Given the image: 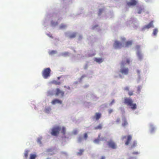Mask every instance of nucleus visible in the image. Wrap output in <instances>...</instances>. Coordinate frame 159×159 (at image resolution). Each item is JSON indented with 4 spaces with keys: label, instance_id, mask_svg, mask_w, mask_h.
Listing matches in <instances>:
<instances>
[{
    "label": "nucleus",
    "instance_id": "412c9836",
    "mask_svg": "<svg viewBox=\"0 0 159 159\" xmlns=\"http://www.w3.org/2000/svg\"><path fill=\"white\" fill-rule=\"evenodd\" d=\"M52 83L56 85H59L61 84V83L60 82L57 81L56 80H54L52 82Z\"/></svg>",
    "mask_w": 159,
    "mask_h": 159
},
{
    "label": "nucleus",
    "instance_id": "dca6fc26",
    "mask_svg": "<svg viewBox=\"0 0 159 159\" xmlns=\"http://www.w3.org/2000/svg\"><path fill=\"white\" fill-rule=\"evenodd\" d=\"M61 132L63 135H65L66 134V129L64 127H62L61 129Z\"/></svg>",
    "mask_w": 159,
    "mask_h": 159
},
{
    "label": "nucleus",
    "instance_id": "1a4fd4ad",
    "mask_svg": "<svg viewBox=\"0 0 159 159\" xmlns=\"http://www.w3.org/2000/svg\"><path fill=\"white\" fill-rule=\"evenodd\" d=\"M114 47L116 49L120 48L122 46V43L117 41H115L114 44Z\"/></svg>",
    "mask_w": 159,
    "mask_h": 159
},
{
    "label": "nucleus",
    "instance_id": "6e6552de",
    "mask_svg": "<svg viewBox=\"0 0 159 159\" xmlns=\"http://www.w3.org/2000/svg\"><path fill=\"white\" fill-rule=\"evenodd\" d=\"M59 94H61V96L63 97L64 96V93L63 91L60 90L59 89L57 88L56 89L55 95L56 96H58Z\"/></svg>",
    "mask_w": 159,
    "mask_h": 159
},
{
    "label": "nucleus",
    "instance_id": "f3484780",
    "mask_svg": "<svg viewBox=\"0 0 159 159\" xmlns=\"http://www.w3.org/2000/svg\"><path fill=\"white\" fill-rule=\"evenodd\" d=\"M100 136V134H99L98 136V138L97 139H95L93 142L95 143H98L100 141L99 139Z\"/></svg>",
    "mask_w": 159,
    "mask_h": 159
},
{
    "label": "nucleus",
    "instance_id": "a18cd8bd",
    "mask_svg": "<svg viewBox=\"0 0 159 159\" xmlns=\"http://www.w3.org/2000/svg\"><path fill=\"white\" fill-rule=\"evenodd\" d=\"M137 72L138 74H139V73H140V71L139 70H137Z\"/></svg>",
    "mask_w": 159,
    "mask_h": 159
},
{
    "label": "nucleus",
    "instance_id": "9d476101",
    "mask_svg": "<svg viewBox=\"0 0 159 159\" xmlns=\"http://www.w3.org/2000/svg\"><path fill=\"white\" fill-rule=\"evenodd\" d=\"M51 103L53 105H54L56 103L61 104L62 103V102L60 100L58 99H55L52 101Z\"/></svg>",
    "mask_w": 159,
    "mask_h": 159
},
{
    "label": "nucleus",
    "instance_id": "423d86ee",
    "mask_svg": "<svg viewBox=\"0 0 159 159\" xmlns=\"http://www.w3.org/2000/svg\"><path fill=\"white\" fill-rule=\"evenodd\" d=\"M127 137V140L125 142V143L126 145H127L129 144L130 141L132 139V137L131 135H129L127 136H124L122 137V139L123 140L124 139Z\"/></svg>",
    "mask_w": 159,
    "mask_h": 159
},
{
    "label": "nucleus",
    "instance_id": "c9c22d12",
    "mask_svg": "<svg viewBox=\"0 0 159 159\" xmlns=\"http://www.w3.org/2000/svg\"><path fill=\"white\" fill-rule=\"evenodd\" d=\"M155 129V128L154 127H153L152 126L151 129V132H153L154 130Z\"/></svg>",
    "mask_w": 159,
    "mask_h": 159
},
{
    "label": "nucleus",
    "instance_id": "b1692460",
    "mask_svg": "<svg viewBox=\"0 0 159 159\" xmlns=\"http://www.w3.org/2000/svg\"><path fill=\"white\" fill-rule=\"evenodd\" d=\"M142 88V87L141 86H139L137 88V93H139L140 92L141 89Z\"/></svg>",
    "mask_w": 159,
    "mask_h": 159
},
{
    "label": "nucleus",
    "instance_id": "bb28decb",
    "mask_svg": "<svg viewBox=\"0 0 159 159\" xmlns=\"http://www.w3.org/2000/svg\"><path fill=\"white\" fill-rule=\"evenodd\" d=\"M137 145V143L136 141H134L133 143V144L131 146V148H133L135 147Z\"/></svg>",
    "mask_w": 159,
    "mask_h": 159
},
{
    "label": "nucleus",
    "instance_id": "c756f323",
    "mask_svg": "<svg viewBox=\"0 0 159 159\" xmlns=\"http://www.w3.org/2000/svg\"><path fill=\"white\" fill-rule=\"evenodd\" d=\"M120 118H117L116 122V123L118 124L120 122Z\"/></svg>",
    "mask_w": 159,
    "mask_h": 159
},
{
    "label": "nucleus",
    "instance_id": "7ed1b4c3",
    "mask_svg": "<svg viewBox=\"0 0 159 159\" xmlns=\"http://www.w3.org/2000/svg\"><path fill=\"white\" fill-rule=\"evenodd\" d=\"M51 70L49 68H45L43 71L42 75L44 79H47L50 76Z\"/></svg>",
    "mask_w": 159,
    "mask_h": 159
},
{
    "label": "nucleus",
    "instance_id": "cd10ccee",
    "mask_svg": "<svg viewBox=\"0 0 159 159\" xmlns=\"http://www.w3.org/2000/svg\"><path fill=\"white\" fill-rule=\"evenodd\" d=\"M57 53V51L54 50H52L49 53L50 55H52L55 54H56Z\"/></svg>",
    "mask_w": 159,
    "mask_h": 159
},
{
    "label": "nucleus",
    "instance_id": "a211bd4d",
    "mask_svg": "<svg viewBox=\"0 0 159 159\" xmlns=\"http://www.w3.org/2000/svg\"><path fill=\"white\" fill-rule=\"evenodd\" d=\"M36 157V154H31L30 155V159H35Z\"/></svg>",
    "mask_w": 159,
    "mask_h": 159
},
{
    "label": "nucleus",
    "instance_id": "5701e85b",
    "mask_svg": "<svg viewBox=\"0 0 159 159\" xmlns=\"http://www.w3.org/2000/svg\"><path fill=\"white\" fill-rule=\"evenodd\" d=\"M51 110V108L50 107H48L45 108V111L46 113H48Z\"/></svg>",
    "mask_w": 159,
    "mask_h": 159
},
{
    "label": "nucleus",
    "instance_id": "ddd939ff",
    "mask_svg": "<svg viewBox=\"0 0 159 159\" xmlns=\"http://www.w3.org/2000/svg\"><path fill=\"white\" fill-rule=\"evenodd\" d=\"M95 61L97 62L100 63L103 61V60L102 58H96L95 59Z\"/></svg>",
    "mask_w": 159,
    "mask_h": 159
},
{
    "label": "nucleus",
    "instance_id": "79ce46f5",
    "mask_svg": "<svg viewBox=\"0 0 159 159\" xmlns=\"http://www.w3.org/2000/svg\"><path fill=\"white\" fill-rule=\"evenodd\" d=\"M79 142H81L82 140V138L81 137H80L79 138Z\"/></svg>",
    "mask_w": 159,
    "mask_h": 159
},
{
    "label": "nucleus",
    "instance_id": "2f4dec72",
    "mask_svg": "<svg viewBox=\"0 0 159 159\" xmlns=\"http://www.w3.org/2000/svg\"><path fill=\"white\" fill-rule=\"evenodd\" d=\"M41 139H42L41 138H38L37 140L38 143H39V144H41Z\"/></svg>",
    "mask_w": 159,
    "mask_h": 159
},
{
    "label": "nucleus",
    "instance_id": "2eb2a0df",
    "mask_svg": "<svg viewBox=\"0 0 159 159\" xmlns=\"http://www.w3.org/2000/svg\"><path fill=\"white\" fill-rule=\"evenodd\" d=\"M132 41H127L126 43L125 46H126V47H128L130 46L131 45H132Z\"/></svg>",
    "mask_w": 159,
    "mask_h": 159
},
{
    "label": "nucleus",
    "instance_id": "c85d7f7f",
    "mask_svg": "<svg viewBox=\"0 0 159 159\" xmlns=\"http://www.w3.org/2000/svg\"><path fill=\"white\" fill-rule=\"evenodd\" d=\"M128 94L130 96L133 95L134 94V91H129V92Z\"/></svg>",
    "mask_w": 159,
    "mask_h": 159
},
{
    "label": "nucleus",
    "instance_id": "49530a36",
    "mask_svg": "<svg viewBox=\"0 0 159 159\" xmlns=\"http://www.w3.org/2000/svg\"><path fill=\"white\" fill-rule=\"evenodd\" d=\"M48 95H50V92H48Z\"/></svg>",
    "mask_w": 159,
    "mask_h": 159
},
{
    "label": "nucleus",
    "instance_id": "4c0bfd02",
    "mask_svg": "<svg viewBox=\"0 0 159 159\" xmlns=\"http://www.w3.org/2000/svg\"><path fill=\"white\" fill-rule=\"evenodd\" d=\"M69 54V53L68 52H65L63 54V55L64 56H67Z\"/></svg>",
    "mask_w": 159,
    "mask_h": 159
},
{
    "label": "nucleus",
    "instance_id": "4468645a",
    "mask_svg": "<svg viewBox=\"0 0 159 159\" xmlns=\"http://www.w3.org/2000/svg\"><path fill=\"white\" fill-rule=\"evenodd\" d=\"M102 124H99L98 126L95 127L94 129L96 130L101 129L102 128Z\"/></svg>",
    "mask_w": 159,
    "mask_h": 159
},
{
    "label": "nucleus",
    "instance_id": "f704fd0d",
    "mask_svg": "<svg viewBox=\"0 0 159 159\" xmlns=\"http://www.w3.org/2000/svg\"><path fill=\"white\" fill-rule=\"evenodd\" d=\"M124 90L129 91V88L128 87H126L124 89Z\"/></svg>",
    "mask_w": 159,
    "mask_h": 159
},
{
    "label": "nucleus",
    "instance_id": "09e8293b",
    "mask_svg": "<svg viewBox=\"0 0 159 159\" xmlns=\"http://www.w3.org/2000/svg\"><path fill=\"white\" fill-rule=\"evenodd\" d=\"M58 79H59V77H58Z\"/></svg>",
    "mask_w": 159,
    "mask_h": 159
},
{
    "label": "nucleus",
    "instance_id": "4be33fe9",
    "mask_svg": "<svg viewBox=\"0 0 159 159\" xmlns=\"http://www.w3.org/2000/svg\"><path fill=\"white\" fill-rule=\"evenodd\" d=\"M158 32V30L157 29H155L153 30V34L154 35H156Z\"/></svg>",
    "mask_w": 159,
    "mask_h": 159
},
{
    "label": "nucleus",
    "instance_id": "39448f33",
    "mask_svg": "<svg viewBox=\"0 0 159 159\" xmlns=\"http://www.w3.org/2000/svg\"><path fill=\"white\" fill-rule=\"evenodd\" d=\"M109 147L113 149H116L117 148V145L116 143L112 140H110L107 142Z\"/></svg>",
    "mask_w": 159,
    "mask_h": 159
},
{
    "label": "nucleus",
    "instance_id": "7c9ffc66",
    "mask_svg": "<svg viewBox=\"0 0 159 159\" xmlns=\"http://www.w3.org/2000/svg\"><path fill=\"white\" fill-rule=\"evenodd\" d=\"M88 137L87 134V133H85L84 134V138L85 140H86Z\"/></svg>",
    "mask_w": 159,
    "mask_h": 159
},
{
    "label": "nucleus",
    "instance_id": "473e14b6",
    "mask_svg": "<svg viewBox=\"0 0 159 159\" xmlns=\"http://www.w3.org/2000/svg\"><path fill=\"white\" fill-rule=\"evenodd\" d=\"M103 11V10L102 9H99V12H98V15H100L102 12Z\"/></svg>",
    "mask_w": 159,
    "mask_h": 159
},
{
    "label": "nucleus",
    "instance_id": "f257e3e1",
    "mask_svg": "<svg viewBox=\"0 0 159 159\" xmlns=\"http://www.w3.org/2000/svg\"><path fill=\"white\" fill-rule=\"evenodd\" d=\"M130 62L129 58H124L120 63V72L124 75H127L129 73V69L128 67H126L125 66L129 64Z\"/></svg>",
    "mask_w": 159,
    "mask_h": 159
},
{
    "label": "nucleus",
    "instance_id": "f03ea898",
    "mask_svg": "<svg viewBox=\"0 0 159 159\" xmlns=\"http://www.w3.org/2000/svg\"><path fill=\"white\" fill-rule=\"evenodd\" d=\"M124 102L128 106H130L132 109L135 110L136 108V104L135 103H133V101L131 99L125 98L124 99Z\"/></svg>",
    "mask_w": 159,
    "mask_h": 159
},
{
    "label": "nucleus",
    "instance_id": "de8ad7c7",
    "mask_svg": "<svg viewBox=\"0 0 159 159\" xmlns=\"http://www.w3.org/2000/svg\"><path fill=\"white\" fill-rule=\"evenodd\" d=\"M88 87V86L85 85L84 86V88H86L87 87Z\"/></svg>",
    "mask_w": 159,
    "mask_h": 159
},
{
    "label": "nucleus",
    "instance_id": "f8f14e48",
    "mask_svg": "<svg viewBox=\"0 0 159 159\" xmlns=\"http://www.w3.org/2000/svg\"><path fill=\"white\" fill-rule=\"evenodd\" d=\"M101 114L100 113L96 112L95 113L94 117L96 120H98L101 118Z\"/></svg>",
    "mask_w": 159,
    "mask_h": 159
},
{
    "label": "nucleus",
    "instance_id": "e433bc0d",
    "mask_svg": "<svg viewBox=\"0 0 159 159\" xmlns=\"http://www.w3.org/2000/svg\"><path fill=\"white\" fill-rule=\"evenodd\" d=\"M113 111V110L112 109H109L108 111V112L110 114Z\"/></svg>",
    "mask_w": 159,
    "mask_h": 159
},
{
    "label": "nucleus",
    "instance_id": "0eeeda50",
    "mask_svg": "<svg viewBox=\"0 0 159 159\" xmlns=\"http://www.w3.org/2000/svg\"><path fill=\"white\" fill-rule=\"evenodd\" d=\"M122 122L121 124V125L124 127H125L128 125V123L127 119L125 116H123L122 118Z\"/></svg>",
    "mask_w": 159,
    "mask_h": 159
},
{
    "label": "nucleus",
    "instance_id": "aec40b11",
    "mask_svg": "<svg viewBox=\"0 0 159 159\" xmlns=\"http://www.w3.org/2000/svg\"><path fill=\"white\" fill-rule=\"evenodd\" d=\"M29 151L28 150H25L24 153V157L25 158H27L28 157V153Z\"/></svg>",
    "mask_w": 159,
    "mask_h": 159
},
{
    "label": "nucleus",
    "instance_id": "c03bdc74",
    "mask_svg": "<svg viewBox=\"0 0 159 159\" xmlns=\"http://www.w3.org/2000/svg\"><path fill=\"white\" fill-rule=\"evenodd\" d=\"M138 153L137 152H134L133 153L134 154H138Z\"/></svg>",
    "mask_w": 159,
    "mask_h": 159
},
{
    "label": "nucleus",
    "instance_id": "58836bf2",
    "mask_svg": "<svg viewBox=\"0 0 159 159\" xmlns=\"http://www.w3.org/2000/svg\"><path fill=\"white\" fill-rule=\"evenodd\" d=\"M143 10V9H140L139 11H138V13L139 14H140L142 11Z\"/></svg>",
    "mask_w": 159,
    "mask_h": 159
},
{
    "label": "nucleus",
    "instance_id": "37998d69",
    "mask_svg": "<svg viewBox=\"0 0 159 159\" xmlns=\"http://www.w3.org/2000/svg\"><path fill=\"white\" fill-rule=\"evenodd\" d=\"M105 157L102 156L101 157V159H105Z\"/></svg>",
    "mask_w": 159,
    "mask_h": 159
},
{
    "label": "nucleus",
    "instance_id": "9b49d317",
    "mask_svg": "<svg viewBox=\"0 0 159 159\" xmlns=\"http://www.w3.org/2000/svg\"><path fill=\"white\" fill-rule=\"evenodd\" d=\"M153 21H151L148 25H146L145 26V28L148 29L151 27H153Z\"/></svg>",
    "mask_w": 159,
    "mask_h": 159
},
{
    "label": "nucleus",
    "instance_id": "393cba45",
    "mask_svg": "<svg viewBox=\"0 0 159 159\" xmlns=\"http://www.w3.org/2000/svg\"><path fill=\"white\" fill-rule=\"evenodd\" d=\"M84 150L83 149H80L79 151V152L77 153V155H81L82 154Z\"/></svg>",
    "mask_w": 159,
    "mask_h": 159
},
{
    "label": "nucleus",
    "instance_id": "a19ab883",
    "mask_svg": "<svg viewBox=\"0 0 159 159\" xmlns=\"http://www.w3.org/2000/svg\"><path fill=\"white\" fill-rule=\"evenodd\" d=\"M64 87L65 88H67V89H70V87L69 86L66 87V86H64Z\"/></svg>",
    "mask_w": 159,
    "mask_h": 159
},
{
    "label": "nucleus",
    "instance_id": "20e7f679",
    "mask_svg": "<svg viewBox=\"0 0 159 159\" xmlns=\"http://www.w3.org/2000/svg\"><path fill=\"white\" fill-rule=\"evenodd\" d=\"M61 128L59 126H57L53 128L51 133V134L53 136H57L59 133V131H60Z\"/></svg>",
    "mask_w": 159,
    "mask_h": 159
},
{
    "label": "nucleus",
    "instance_id": "a878e982",
    "mask_svg": "<svg viewBox=\"0 0 159 159\" xmlns=\"http://www.w3.org/2000/svg\"><path fill=\"white\" fill-rule=\"evenodd\" d=\"M66 25L63 24H61L60 26V28L61 29H64L66 28Z\"/></svg>",
    "mask_w": 159,
    "mask_h": 159
},
{
    "label": "nucleus",
    "instance_id": "72a5a7b5",
    "mask_svg": "<svg viewBox=\"0 0 159 159\" xmlns=\"http://www.w3.org/2000/svg\"><path fill=\"white\" fill-rule=\"evenodd\" d=\"M137 55L139 59H141L142 58V55L139 52H138V53Z\"/></svg>",
    "mask_w": 159,
    "mask_h": 159
},
{
    "label": "nucleus",
    "instance_id": "ea45409f",
    "mask_svg": "<svg viewBox=\"0 0 159 159\" xmlns=\"http://www.w3.org/2000/svg\"><path fill=\"white\" fill-rule=\"evenodd\" d=\"M115 102L114 100H113L110 103L111 105L112 104Z\"/></svg>",
    "mask_w": 159,
    "mask_h": 159
},
{
    "label": "nucleus",
    "instance_id": "6ab92c4d",
    "mask_svg": "<svg viewBox=\"0 0 159 159\" xmlns=\"http://www.w3.org/2000/svg\"><path fill=\"white\" fill-rule=\"evenodd\" d=\"M76 36V33H74L71 34L69 36V38L70 39H72L75 38Z\"/></svg>",
    "mask_w": 159,
    "mask_h": 159
}]
</instances>
